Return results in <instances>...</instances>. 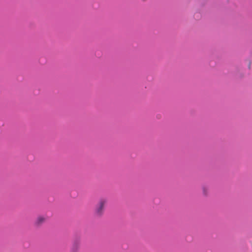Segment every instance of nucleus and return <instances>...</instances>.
<instances>
[{
	"label": "nucleus",
	"instance_id": "obj_1",
	"mask_svg": "<svg viewBox=\"0 0 252 252\" xmlns=\"http://www.w3.org/2000/svg\"><path fill=\"white\" fill-rule=\"evenodd\" d=\"M107 203V199L106 198H101L98 200L94 209L95 216L101 217L103 216Z\"/></svg>",
	"mask_w": 252,
	"mask_h": 252
},
{
	"label": "nucleus",
	"instance_id": "obj_2",
	"mask_svg": "<svg viewBox=\"0 0 252 252\" xmlns=\"http://www.w3.org/2000/svg\"><path fill=\"white\" fill-rule=\"evenodd\" d=\"M47 218L44 216H39L37 217L34 222V225L35 226H40L43 224L46 220Z\"/></svg>",
	"mask_w": 252,
	"mask_h": 252
},
{
	"label": "nucleus",
	"instance_id": "obj_3",
	"mask_svg": "<svg viewBox=\"0 0 252 252\" xmlns=\"http://www.w3.org/2000/svg\"><path fill=\"white\" fill-rule=\"evenodd\" d=\"M80 243L78 241H74L71 250V252H77L79 248Z\"/></svg>",
	"mask_w": 252,
	"mask_h": 252
},
{
	"label": "nucleus",
	"instance_id": "obj_4",
	"mask_svg": "<svg viewBox=\"0 0 252 252\" xmlns=\"http://www.w3.org/2000/svg\"><path fill=\"white\" fill-rule=\"evenodd\" d=\"M202 190L204 195H207L208 194V189L207 188L205 187H203Z\"/></svg>",
	"mask_w": 252,
	"mask_h": 252
}]
</instances>
